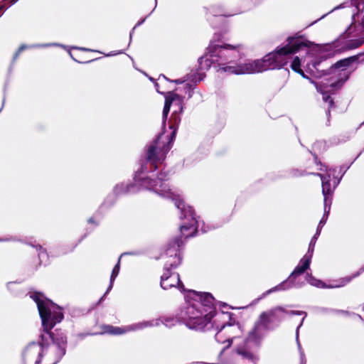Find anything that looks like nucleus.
Listing matches in <instances>:
<instances>
[{
    "label": "nucleus",
    "mask_w": 364,
    "mask_h": 364,
    "mask_svg": "<svg viewBox=\"0 0 364 364\" xmlns=\"http://www.w3.org/2000/svg\"><path fill=\"white\" fill-rule=\"evenodd\" d=\"M313 46L314 43L307 40L304 36L296 33L287 38L285 45L277 46L262 59L245 63L239 68L232 65H221L219 66L218 70L238 75L281 69L288 64L291 55L300 50H308Z\"/></svg>",
    "instance_id": "obj_1"
},
{
    "label": "nucleus",
    "mask_w": 364,
    "mask_h": 364,
    "mask_svg": "<svg viewBox=\"0 0 364 364\" xmlns=\"http://www.w3.org/2000/svg\"><path fill=\"white\" fill-rule=\"evenodd\" d=\"M215 316H216V309L215 308H212L210 311H208V310H205V313L200 317H192L191 320L187 321V324L191 328L204 331H210L215 326L217 330V333L215 336V340L221 343L228 342V343L226 347H230L232 342V338L228 336L225 340H223V331L228 327H231L235 324L239 326V323L236 321L234 317L235 315L232 313H221L219 317L220 320L224 321L222 324L217 323V319L211 322Z\"/></svg>",
    "instance_id": "obj_2"
},
{
    "label": "nucleus",
    "mask_w": 364,
    "mask_h": 364,
    "mask_svg": "<svg viewBox=\"0 0 364 364\" xmlns=\"http://www.w3.org/2000/svg\"><path fill=\"white\" fill-rule=\"evenodd\" d=\"M30 298L36 304L43 331L55 341L50 331L64 318L61 309L41 292L34 291Z\"/></svg>",
    "instance_id": "obj_3"
},
{
    "label": "nucleus",
    "mask_w": 364,
    "mask_h": 364,
    "mask_svg": "<svg viewBox=\"0 0 364 364\" xmlns=\"http://www.w3.org/2000/svg\"><path fill=\"white\" fill-rule=\"evenodd\" d=\"M242 46L241 44H218L215 41H211L207 48V53L205 56L198 59L200 65L203 68L210 67L212 63H217L218 66L225 65L231 63V57L228 54V50L238 51Z\"/></svg>",
    "instance_id": "obj_4"
},
{
    "label": "nucleus",
    "mask_w": 364,
    "mask_h": 364,
    "mask_svg": "<svg viewBox=\"0 0 364 364\" xmlns=\"http://www.w3.org/2000/svg\"><path fill=\"white\" fill-rule=\"evenodd\" d=\"M174 139L175 131H172L168 137H165L164 133L161 132L149 146L145 159L147 162L151 163L152 171L158 169V162L163 161L166 159V154L172 147Z\"/></svg>",
    "instance_id": "obj_5"
},
{
    "label": "nucleus",
    "mask_w": 364,
    "mask_h": 364,
    "mask_svg": "<svg viewBox=\"0 0 364 364\" xmlns=\"http://www.w3.org/2000/svg\"><path fill=\"white\" fill-rule=\"evenodd\" d=\"M184 242L180 237H173L168 241L164 253L165 264L163 269L174 271L183 261L182 250Z\"/></svg>",
    "instance_id": "obj_6"
},
{
    "label": "nucleus",
    "mask_w": 364,
    "mask_h": 364,
    "mask_svg": "<svg viewBox=\"0 0 364 364\" xmlns=\"http://www.w3.org/2000/svg\"><path fill=\"white\" fill-rule=\"evenodd\" d=\"M142 185L148 189L153 190L156 193L163 196L172 198L175 200V204L178 208H183V202L179 198V195L172 191L167 181L154 180L146 177L143 178Z\"/></svg>",
    "instance_id": "obj_7"
},
{
    "label": "nucleus",
    "mask_w": 364,
    "mask_h": 364,
    "mask_svg": "<svg viewBox=\"0 0 364 364\" xmlns=\"http://www.w3.org/2000/svg\"><path fill=\"white\" fill-rule=\"evenodd\" d=\"M43 351V346L39 343H31L23 350L22 357L24 362H34L40 364Z\"/></svg>",
    "instance_id": "obj_8"
},
{
    "label": "nucleus",
    "mask_w": 364,
    "mask_h": 364,
    "mask_svg": "<svg viewBox=\"0 0 364 364\" xmlns=\"http://www.w3.org/2000/svg\"><path fill=\"white\" fill-rule=\"evenodd\" d=\"M160 285L165 290L173 287H183L179 274L167 269H163V273L161 275Z\"/></svg>",
    "instance_id": "obj_9"
},
{
    "label": "nucleus",
    "mask_w": 364,
    "mask_h": 364,
    "mask_svg": "<svg viewBox=\"0 0 364 364\" xmlns=\"http://www.w3.org/2000/svg\"><path fill=\"white\" fill-rule=\"evenodd\" d=\"M311 255H305L300 261V263L295 267L294 271L287 278L289 284L295 286L296 279L298 277L303 274L307 269L309 268L311 264Z\"/></svg>",
    "instance_id": "obj_10"
},
{
    "label": "nucleus",
    "mask_w": 364,
    "mask_h": 364,
    "mask_svg": "<svg viewBox=\"0 0 364 364\" xmlns=\"http://www.w3.org/2000/svg\"><path fill=\"white\" fill-rule=\"evenodd\" d=\"M264 331L259 327L254 325L252 329L248 333L245 340V344L246 346L252 345L256 348L261 346L262 341L264 337Z\"/></svg>",
    "instance_id": "obj_11"
},
{
    "label": "nucleus",
    "mask_w": 364,
    "mask_h": 364,
    "mask_svg": "<svg viewBox=\"0 0 364 364\" xmlns=\"http://www.w3.org/2000/svg\"><path fill=\"white\" fill-rule=\"evenodd\" d=\"M235 352L238 356L237 360L242 361L243 364H257L258 358L249 349V346H239Z\"/></svg>",
    "instance_id": "obj_12"
},
{
    "label": "nucleus",
    "mask_w": 364,
    "mask_h": 364,
    "mask_svg": "<svg viewBox=\"0 0 364 364\" xmlns=\"http://www.w3.org/2000/svg\"><path fill=\"white\" fill-rule=\"evenodd\" d=\"M190 215L191 216V220L187 225H181L180 226L181 235L177 236L176 237H180L181 240L182 237L185 239L189 238L191 237H193L196 232H198L196 223L197 221L193 218V210H190Z\"/></svg>",
    "instance_id": "obj_13"
},
{
    "label": "nucleus",
    "mask_w": 364,
    "mask_h": 364,
    "mask_svg": "<svg viewBox=\"0 0 364 364\" xmlns=\"http://www.w3.org/2000/svg\"><path fill=\"white\" fill-rule=\"evenodd\" d=\"M306 174L315 175L321 178L322 183V193L324 196V200L326 201L328 196H331L333 193V191L331 190L330 176H324L321 173L314 172H308Z\"/></svg>",
    "instance_id": "obj_14"
},
{
    "label": "nucleus",
    "mask_w": 364,
    "mask_h": 364,
    "mask_svg": "<svg viewBox=\"0 0 364 364\" xmlns=\"http://www.w3.org/2000/svg\"><path fill=\"white\" fill-rule=\"evenodd\" d=\"M100 328L102 330V334L106 333L111 336H119L128 331V329L125 327L114 326L107 324L102 325Z\"/></svg>",
    "instance_id": "obj_15"
},
{
    "label": "nucleus",
    "mask_w": 364,
    "mask_h": 364,
    "mask_svg": "<svg viewBox=\"0 0 364 364\" xmlns=\"http://www.w3.org/2000/svg\"><path fill=\"white\" fill-rule=\"evenodd\" d=\"M272 323H273L272 319L267 311H263L255 323V325L267 331L269 329V326Z\"/></svg>",
    "instance_id": "obj_16"
},
{
    "label": "nucleus",
    "mask_w": 364,
    "mask_h": 364,
    "mask_svg": "<svg viewBox=\"0 0 364 364\" xmlns=\"http://www.w3.org/2000/svg\"><path fill=\"white\" fill-rule=\"evenodd\" d=\"M174 101H177L179 105V112H182L183 106L181 105L183 97L180 96L178 94L174 92L173 91L168 92L165 95V103L164 105L171 106L172 103Z\"/></svg>",
    "instance_id": "obj_17"
},
{
    "label": "nucleus",
    "mask_w": 364,
    "mask_h": 364,
    "mask_svg": "<svg viewBox=\"0 0 364 364\" xmlns=\"http://www.w3.org/2000/svg\"><path fill=\"white\" fill-rule=\"evenodd\" d=\"M206 309L202 304H193L187 308L188 320H191L192 317H200L205 313Z\"/></svg>",
    "instance_id": "obj_18"
},
{
    "label": "nucleus",
    "mask_w": 364,
    "mask_h": 364,
    "mask_svg": "<svg viewBox=\"0 0 364 364\" xmlns=\"http://www.w3.org/2000/svg\"><path fill=\"white\" fill-rule=\"evenodd\" d=\"M267 313L273 322H279L284 318V314H288V311L281 306H277L267 311Z\"/></svg>",
    "instance_id": "obj_19"
},
{
    "label": "nucleus",
    "mask_w": 364,
    "mask_h": 364,
    "mask_svg": "<svg viewBox=\"0 0 364 364\" xmlns=\"http://www.w3.org/2000/svg\"><path fill=\"white\" fill-rule=\"evenodd\" d=\"M360 55H353L349 58L340 60L333 65L331 67V69L348 67L352 63L358 60Z\"/></svg>",
    "instance_id": "obj_20"
},
{
    "label": "nucleus",
    "mask_w": 364,
    "mask_h": 364,
    "mask_svg": "<svg viewBox=\"0 0 364 364\" xmlns=\"http://www.w3.org/2000/svg\"><path fill=\"white\" fill-rule=\"evenodd\" d=\"M201 303L199 304L203 305L204 308L210 311L212 308H215L213 306V301L214 300L213 296L210 293H203L200 297Z\"/></svg>",
    "instance_id": "obj_21"
},
{
    "label": "nucleus",
    "mask_w": 364,
    "mask_h": 364,
    "mask_svg": "<svg viewBox=\"0 0 364 364\" xmlns=\"http://www.w3.org/2000/svg\"><path fill=\"white\" fill-rule=\"evenodd\" d=\"M181 122V117L177 112H174L169 119V128L172 129V131H175V136L176 135L177 129L178 128V124Z\"/></svg>",
    "instance_id": "obj_22"
},
{
    "label": "nucleus",
    "mask_w": 364,
    "mask_h": 364,
    "mask_svg": "<svg viewBox=\"0 0 364 364\" xmlns=\"http://www.w3.org/2000/svg\"><path fill=\"white\" fill-rule=\"evenodd\" d=\"M293 287L291 284H289L288 281L284 280L282 282H281L279 284L277 285L276 287L269 289L266 292L263 294V296H265L272 292L277 291H281V290H285L287 288H290Z\"/></svg>",
    "instance_id": "obj_23"
},
{
    "label": "nucleus",
    "mask_w": 364,
    "mask_h": 364,
    "mask_svg": "<svg viewBox=\"0 0 364 364\" xmlns=\"http://www.w3.org/2000/svg\"><path fill=\"white\" fill-rule=\"evenodd\" d=\"M364 43V38L352 39L346 42V47L348 50L359 48Z\"/></svg>",
    "instance_id": "obj_24"
},
{
    "label": "nucleus",
    "mask_w": 364,
    "mask_h": 364,
    "mask_svg": "<svg viewBox=\"0 0 364 364\" xmlns=\"http://www.w3.org/2000/svg\"><path fill=\"white\" fill-rule=\"evenodd\" d=\"M123 255L124 254H122L119 257L117 264L114 267V268L112 269V274H111V276H110V284H109V288H108L107 290H109L110 289H112V284H113V282L114 281V279H116V277L119 274V269H120V260H121V257H122Z\"/></svg>",
    "instance_id": "obj_25"
},
{
    "label": "nucleus",
    "mask_w": 364,
    "mask_h": 364,
    "mask_svg": "<svg viewBox=\"0 0 364 364\" xmlns=\"http://www.w3.org/2000/svg\"><path fill=\"white\" fill-rule=\"evenodd\" d=\"M301 63L300 58L299 56H295L291 63L290 68L294 72L297 73L298 71H301Z\"/></svg>",
    "instance_id": "obj_26"
},
{
    "label": "nucleus",
    "mask_w": 364,
    "mask_h": 364,
    "mask_svg": "<svg viewBox=\"0 0 364 364\" xmlns=\"http://www.w3.org/2000/svg\"><path fill=\"white\" fill-rule=\"evenodd\" d=\"M38 252V255L40 259V264L42 263L41 258L43 259H48V254L46 252V250H44L41 245H38L34 246Z\"/></svg>",
    "instance_id": "obj_27"
},
{
    "label": "nucleus",
    "mask_w": 364,
    "mask_h": 364,
    "mask_svg": "<svg viewBox=\"0 0 364 364\" xmlns=\"http://www.w3.org/2000/svg\"><path fill=\"white\" fill-rule=\"evenodd\" d=\"M154 180H159L161 181H168L169 180L168 171H161L158 174L157 178Z\"/></svg>",
    "instance_id": "obj_28"
},
{
    "label": "nucleus",
    "mask_w": 364,
    "mask_h": 364,
    "mask_svg": "<svg viewBox=\"0 0 364 364\" xmlns=\"http://www.w3.org/2000/svg\"><path fill=\"white\" fill-rule=\"evenodd\" d=\"M321 65V63L320 62H318V61H316L313 63V67L316 70H318V72H320L321 73L319 74L318 77H321L323 75H328L330 74V73L328 71H326L325 70H319V68L318 67L320 66Z\"/></svg>",
    "instance_id": "obj_29"
},
{
    "label": "nucleus",
    "mask_w": 364,
    "mask_h": 364,
    "mask_svg": "<svg viewBox=\"0 0 364 364\" xmlns=\"http://www.w3.org/2000/svg\"><path fill=\"white\" fill-rule=\"evenodd\" d=\"M360 274V272H357L355 274L351 276H347L342 279V284L341 286H344L345 284L349 283L353 279L355 278Z\"/></svg>",
    "instance_id": "obj_30"
},
{
    "label": "nucleus",
    "mask_w": 364,
    "mask_h": 364,
    "mask_svg": "<svg viewBox=\"0 0 364 364\" xmlns=\"http://www.w3.org/2000/svg\"><path fill=\"white\" fill-rule=\"evenodd\" d=\"M170 108H171L170 105H164V109H163V113H162L164 126L165 125L166 121L167 119L168 114L169 111H170Z\"/></svg>",
    "instance_id": "obj_31"
},
{
    "label": "nucleus",
    "mask_w": 364,
    "mask_h": 364,
    "mask_svg": "<svg viewBox=\"0 0 364 364\" xmlns=\"http://www.w3.org/2000/svg\"><path fill=\"white\" fill-rule=\"evenodd\" d=\"M18 1V0H4V3H0V12L4 10L6 4H9V6H11L16 3Z\"/></svg>",
    "instance_id": "obj_32"
},
{
    "label": "nucleus",
    "mask_w": 364,
    "mask_h": 364,
    "mask_svg": "<svg viewBox=\"0 0 364 364\" xmlns=\"http://www.w3.org/2000/svg\"><path fill=\"white\" fill-rule=\"evenodd\" d=\"M296 73L299 74L303 78L308 80L311 84L314 85L317 87L316 82L306 75L302 69H301V71H298Z\"/></svg>",
    "instance_id": "obj_33"
},
{
    "label": "nucleus",
    "mask_w": 364,
    "mask_h": 364,
    "mask_svg": "<svg viewBox=\"0 0 364 364\" xmlns=\"http://www.w3.org/2000/svg\"><path fill=\"white\" fill-rule=\"evenodd\" d=\"M26 48H27V46H25V45H21V46L18 48V50L16 51V53H14V57H13V61H16V60L18 59V58L19 55L21 54V53L22 51H23Z\"/></svg>",
    "instance_id": "obj_34"
},
{
    "label": "nucleus",
    "mask_w": 364,
    "mask_h": 364,
    "mask_svg": "<svg viewBox=\"0 0 364 364\" xmlns=\"http://www.w3.org/2000/svg\"><path fill=\"white\" fill-rule=\"evenodd\" d=\"M353 23H352L348 28L346 29L345 33H343L345 38H349L350 36L351 33L353 31L355 26H353Z\"/></svg>",
    "instance_id": "obj_35"
},
{
    "label": "nucleus",
    "mask_w": 364,
    "mask_h": 364,
    "mask_svg": "<svg viewBox=\"0 0 364 364\" xmlns=\"http://www.w3.org/2000/svg\"><path fill=\"white\" fill-rule=\"evenodd\" d=\"M322 99L325 102H328L331 99H332L331 96L327 91H321Z\"/></svg>",
    "instance_id": "obj_36"
},
{
    "label": "nucleus",
    "mask_w": 364,
    "mask_h": 364,
    "mask_svg": "<svg viewBox=\"0 0 364 364\" xmlns=\"http://www.w3.org/2000/svg\"><path fill=\"white\" fill-rule=\"evenodd\" d=\"M185 90H186V92H188V97H191L192 96V94L191 92H193V85L190 83H186L185 85V87H184Z\"/></svg>",
    "instance_id": "obj_37"
},
{
    "label": "nucleus",
    "mask_w": 364,
    "mask_h": 364,
    "mask_svg": "<svg viewBox=\"0 0 364 364\" xmlns=\"http://www.w3.org/2000/svg\"><path fill=\"white\" fill-rule=\"evenodd\" d=\"M306 280L308 281L309 283H310L312 285H315V286H318L317 283L320 282V281L315 279L314 277H312L311 276H309V275H307Z\"/></svg>",
    "instance_id": "obj_38"
},
{
    "label": "nucleus",
    "mask_w": 364,
    "mask_h": 364,
    "mask_svg": "<svg viewBox=\"0 0 364 364\" xmlns=\"http://www.w3.org/2000/svg\"><path fill=\"white\" fill-rule=\"evenodd\" d=\"M327 103L328 104V114L330 115V112H331V109L335 107V102H334L333 99L332 98Z\"/></svg>",
    "instance_id": "obj_39"
},
{
    "label": "nucleus",
    "mask_w": 364,
    "mask_h": 364,
    "mask_svg": "<svg viewBox=\"0 0 364 364\" xmlns=\"http://www.w3.org/2000/svg\"><path fill=\"white\" fill-rule=\"evenodd\" d=\"M314 156V162L316 165H320L321 161L318 160V156L316 154H313Z\"/></svg>",
    "instance_id": "obj_40"
},
{
    "label": "nucleus",
    "mask_w": 364,
    "mask_h": 364,
    "mask_svg": "<svg viewBox=\"0 0 364 364\" xmlns=\"http://www.w3.org/2000/svg\"><path fill=\"white\" fill-rule=\"evenodd\" d=\"M171 82L176 83V84H181L183 83V81L181 80H172Z\"/></svg>",
    "instance_id": "obj_41"
},
{
    "label": "nucleus",
    "mask_w": 364,
    "mask_h": 364,
    "mask_svg": "<svg viewBox=\"0 0 364 364\" xmlns=\"http://www.w3.org/2000/svg\"><path fill=\"white\" fill-rule=\"evenodd\" d=\"M289 314H291V315H294V314L300 315V312L299 311H291L289 312Z\"/></svg>",
    "instance_id": "obj_42"
},
{
    "label": "nucleus",
    "mask_w": 364,
    "mask_h": 364,
    "mask_svg": "<svg viewBox=\"0 0 364 364\" xmlns=\"http://www.w3.org/2000/svg\"><path fill=\"white\" fill-rule=\"evenodd\" d=\"M314 239H316V236H314V237L311 239V242H310V244H309V247H310L311 245H314V243H315V242H314Z\"/></svg>",
    "instance_id": "obj_43"
},
{
    "label": "nucleus",
    "mask_w": 364,
    "mask_h": 364,
    "mask_svg": "<svg viewBox=\"0 0 364 364\" xmlns=\"http://www.w3.org/2000/svg\"><path fill=\"white\" fill-rule=\"evenodd\" d=\"M88 222L90 223H95V219L93 218H90L89 220H88Z\"/></svg>",
    "instance_id": "obj_44"
},
{
    "label": "nucleus",
    "mask_w": 364,
    "mask_h": 364,
    "mask_svg": "<svg viewBox=\"0 0 364 364\" xmlns=\"http://www.w3.org/2000/svg\"><path fill=\"white\" fill-rule=\"evenodd\" d=\"M80 49L82 50H85V51H94L93 50L88 49V48H81Z\"/></svg>",
    "instance_id": "obj_45"
},
{
    "label": "nucleus",
    "mask_w": 364,
    "mask_h": 364,
    "mask_svg": "<svg viewBox=\"0 0 364 364\" xmlns=\"http://www.w3.org/2000/svg\"><path fill=\"white\" fill-rule=\"evenodd\" d=\"M97 58H96V60H97ZM94 60H95V59L89 60H87V61H85V62H84V63H87L92 62V61H94Z\"/></svg>",
    "instance_id": "obj_46"
},
{
    "label": "nucleus",
    "mask_w": 364,
    "mask_h": 364,
    "mask_svg": "<svg viewBox=\"0 0 364 364\" xmlns=\"http://www.w3.org/2000/svg\"><path fill=\"white\" fill-rule=\"evenodd\" d=\"M339 311L343 314H349V313L348 311Z\"/></svg>",
    "instance_id": "obj_47"
},
{
    "label": "nucleus",
    "mask_w": 364,
    "mask_h": 364,
    "mask_svg": "<svg viewBox=\"0 0 364 364\" xmlns=\"http://www.w3.org/2000/svg\"><path fill=\"white\" fill-rule=\"evenodd\" d=\"M336 86V83H333L331 85V87H335Z\"/></svg>",
    "instance_id": "obj_48"
},
{
    "label": "nucleus",
    "mask_w": 364,
    "mask_h": 364,
    "mask_svg": "<svg viewBox=\"0 0 364 364\" xmlns=\"http://www.w3.org/2000/svg\"><path fill=\"white\" fill-rule=\"evenodd\" d=\"M361 24L363 27L364 28V18L362 19Z\"/></svg>",
    "instance_id": "obj_49"
},
{
    "label": "nucleus",
    "mask_w": 364,
    "mask_h": 364,
    "mask_svg": "<svg viewBox=\"0 0 364 364\" xmlns=\"http://www.w3.org/2000/svg\"><path fill=\"white\" fill-rule=\"evenodd\" d=\"M215 38H216V36H214V39H213V41H215V43H216L217 41H219V39H215Z\"/></svg>",
    "instance_id": "obj_50"
},
{
    "label": "nucleus",
    "mask_w": 364,
    "mask_h": 364,
    "mask_svg": "<svg viewBox=\"0 0 364 364\" xmlns=\"http://www.w3.org/2000/svg\"><path fill=\"white\" fill-rule=\"evenodd\" d=\"M163 77L166 79V80L169 81V79H168L165 75H163Z\"/></svg>",
    "instance_id": "obj_51"
}]
</instances>
